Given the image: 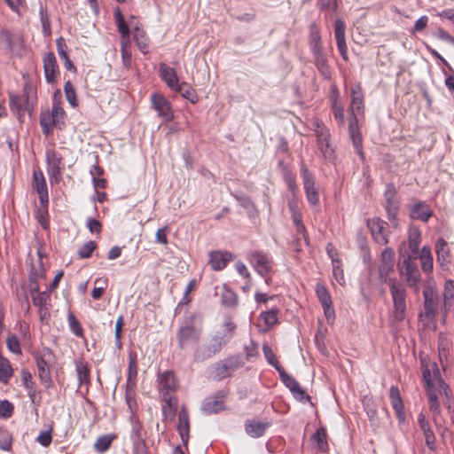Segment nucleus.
<instances>
[{
	"label": "nucleus",
	"instance_id": "f257e3e1",
	"mask_svg": "<svg viewBox=\"0 0 454 454\" xmlns=\"http://www.w3.org/2000/svg\"><path fill=\"white\" fill-rule=\"evenodd\" d=\"M351 97L352 98L349 109L350 117L348 123V132L356 153L360 156L361 159H364L363 140L356 119V114H361L364 113V99L362 90L359 84H356L351 88Z\"/></svg>",
	"mask_w": 454,
	"mask_h": 454
},
{
	"label": "nucleus",
	"instance_id": "f03ea898",
	"mask_svg": "<svg viewBox=\"0 0 454 454\" xmlns=\"http://www.w3.org/2000/svg\"><path fill=\"white\" fill-rule=\"evenodd\" d=\"M389 291L393 300L394 311L393 318L400 322L405 317L406 311V291L402 283L396 278L389 279Z\"/></svg>",
	"mask_w": 454,
	"mask_h": 454
},
{
	"label": "nucleus",
	"instance_id": "7ed1b4c3",
	"mask_svg": "<svg viewBox=\"0 0 454 454\" xmlns=\"http://www.w3.org/2000/svg\"><path fill=\"white\" fill-rule=\"evenodd\" d=\"M228 343L224 337H222L221 333L217 332L213 335L207 344L199 346L194 353V360L196 362H202L206 359L211 358Z\"/></svg>",
	"mask_w": 454,
	"mask_h": 454
},
{
	"label": "nucleus",
	"instance_id": "20e7f679",
	"mask_svg": "<svg viewBox=\"0 0 454 454\" xmlns=\"http://www.w3.org/2000/svg\"><path fill=\"white\" fill-rule=\"evenodd\" d=\"M403 262L399 265L400 275L403 276L410 286H416L420 281V272L416 263L417 255L407 253L402 254Z\"/></svg>",
	"mask_w": 454,
	"mask_h": 454
},
{
	"label": "nucleus",
	"instance_id": "39448f33",
	"mask_svg": "<svg viewBox=\"0 0 454 454\" xmlns=\"http://www.w3.org/2000/svg\"><path fill=\"white\" fill-rule=\"evenodd\" d=\"M420 366L422 370L423 380L426 387L438 386V391H443L446 394L447 386L445 382L439 377V369L436 364H431L427 356H420Z\"/></svg>",
	"mask_w": 454,
	"mask_h": 454
},
{
	"label": "nucleus",
	"instance_id": "423d86ee",
	"mask_svg": "<svg viewBox=\"0 0 454 454\" xmlns=\"http://www.w3.org/2000/svg\"><path fill=\"white\" fill-rule=\"evenodd\" d=\"M202 329L196 325L192 319L185 321L178 329L177 340L180 348H184L188 345L197 343L201 336Z\"/></svg>",
	"mask_w": 454,
	"mask_h": 454
},
{
	"label": "nucleus",
	"instance_id": "0eeeda50",
	"mask_svg": "<svg viewBox=\"0 0 454 454\" xmlns=\"http://www.w3.org/2000/svg\"><path fill=\"white\" fill-rule=\"evenodd\" d=\"M247 260L254 270L262 277H265L272 270L273 262L262 251L254 250L249 252Z\"/></svg>",
	"mask_w": 454,
	"mask_h": 454
},
{
	"label": "nucleus",
	"instance_id": "6e6552de",
	"mask_svg": "<svg viewBox=\"0 0 454 454\" xmlns=\"http://www.w3.org/2000/svg\"><path fill=\"white\" fill-rule=\"evenodd\" d=\"M301 175L308 201L312 206L317 205L319 201V193L318 189L316 187V179L313 174L304 164H302L301 166Z\"/></svg>",
	"mask_w": 454,
	"mask_h": 454
},
{
	"label": "nucleus",
	"instance_id": "1a4fd4ad",
	"mask_svg": "<svg viewBox=\"0 0 454 454\" xmlns=\"http://www.w3.org/2000/svg\"><path fill=\"white\" fill-rule=\"evenodd\" d=\"M395 252L391 247H386L380 254L378 265L379 277L382 283H387L389 275L395 270Z\"/></svg>",
	"mask_w": 454,
	"mask_h": 454
},
{
	"label": "nucleus",
	"instance_id": "9d476101",
	"mask_svg": "<svg viewBox=\"0 0 454 454\" xmlns=\"http://www.w3.org/2000/svg\"><path fill=\"white\" fill-rule=\"evenodd\" d=\"M278 372L282 382L289 388L296 400L300 402L310 400V396L301 388L299 382L293 376L289 375L284 368H278Z\"/></svg>",
	"mask_w": 454,
	"mask_h": 454
},
{
	"label": "nucleus",
	"instance_id": "9b49d317",
	"mask_svg": "<svg viewBox=\"0 0 454 454\" xmlns=\"http://www.w3.org/2000/svg\"><path fill=\"white\" fill-rule=\"evenodd\" d=\"M397 190L394 184L389 183L386 186V190L384 192V200H385V209L387 213V217L389 221H393L395 219V215L397 214L399 208V202L396 198Z\"/></svg>",
	"mask_w": 454,
	"mask_h": 454
},
{
	"label": "nucleus",
	"instance_id": "f8f14e48",
	"mask_svg": "<svg viewBox=\"0 0 454 454\" xmlns=\"http://www.w3.org/2000/svg\"><path fill=\"white\" fill-rule=\"evenodd\" d=\"M151 101L153 109L165 121H169L173 119L174 114L171 109V105L164 96L153 93L151 96Z\"/></svg>",
	"mask_w": 454,
	"mask_h": 454
},
{
	"label": "nucleus",
	"instance_id": "ddd939ff",
	"mask_svg": "<svg viewBox=\"0 0 454 454\" xmlns=\"http://www.w3.org/2000/svg\"><path fill=\"white\" fill-rule=\"evenodd\" d=\"M47 172L51 178L59 179L63 166V157L55 150L46 151Z\"/></svg>",
	"mask_w": 454,
	"mask_h": 454
},
{
	"label": "nucleus",
	"instance_id": "4468645a",
	"mask_svg": "<svg viewBox=\"0 0 454 454\" xmlns=\"http://www.w3.org/2000/svg\"><path fill=\"white\" fill-rule=\"evenodd\" d=\"M367 226L370 229L375 242L380 245H386L388 243V238L386 231L387 223L385 221L380 218L369 219L367 221Z\"/></svg>",
	"mask_w": 454,
	"mask_h": 454
},
{
	"label": "nucleus",
	"instance_id": "2eb2a0df",
	"mask_svg": "<svg viewBox=\"0 0 454 454\" xmlns=\"http://www.w3.org/2000/svg\"><path fill=\"white\" fill-rule=\"evenodd\" d=\"M424 295V313L428 318H434L436 314L438 305V295L435 289L432 286H427L423 291Z\"/></svg>",
	"mask_w": 454,
	"mask_h": 454
},
{
	"label": "nucleus",
	"instance_id": "dca6fc26",
	"mask_svg": "<svg viewBox=\"0 0 454 454\" xmlns=\"http://www.w3.org/2000/svg\"><path fill=\"white\" fill-rule=\"evenodd\" d=\"M33 188L38 193L41 205L46 207L49 201V194L44 176L40 169L35 170L33 173Z\"/></svg>",
	"mask_w": 454,
	"mask_h": 454
},
{
	"label": "nucleus",
	"instance_id": "f3484780",
	"mask_svg": "<svg viewBox=\"0 0 454 454\" xmlns=\"http://www.w3.org/2000/svg\"><path fill=\"white\" fill-rule=\"evenodd\" d=\"M410 216L413 220L427 223L433 215L430 207L424 201H416L409 207Z\"/></svg>",
	"mask_w": 454,
	"mask_h": 454
},
{
	"label": "nucleus",
	"instance_id": "a211bd4d",
	"mask_svg": "<svg viewBox=\"0 0 454 454\" xmlns=\"http://www.w3.org/2000/svg\"><path fill=\"white\" fill-rule=\"evenodd\" d=\"M232 259L233 254L227 251H212L209 253V264L214 270H223Z\"/></svg>",
	"mask_w": 454,
	"mask_h": 454
},
{
	"label": "nucleus",
	"instance_id": "6ab92c4d",
	"mask_svg": "<svg viewBox=\"0 0 454 454\" xmlns=\"http://www.w3.org/2000/svg\"><path fill=\"white\" fill-rule=\"evenodd\" d=\"M159 380L160 386V391L162 396H164V395H167V396H172L170 393L174 392L177 387V381L174 372L171 371H166L160 375Z\"/></svg>",
	"mask_w": 454,
	"mask_h": 454
},
{
	"label": "nucleus",
	"instance_id": "aec40b11",
	"mask_svg": "<svg viewBox=\"0 0 454 454\" xmlns=\"http://www.w3.org/2000/svg\"><path fill=\"white\" fill-rule=\"evenodd\" d=\"M316 132L318 149L325 159H332L333 157V150L329 143V130L325 128H319Z\"/></svg>",
	"mask_w": 454,
	"mask_h": 454
},
{
	"label": "nucleus",
	"instance_id": "412c9836",
	"mask_svg": "<svg viewBox=\"0 0 454 454\" xmlns=\"http://www.w3.org/2000/svg\"><path fill=\"white\" fill-rule=\"evenodd\" d=\"M43 69L47 82L53 83L56 79V74L59 72V67L55 55L52 52H48L44 55Z\"/></svg>",
	"mask_w": 454,
	"mask_h": 454
},
{
	"label": "nucleus",
	"instance_id": "4be33fe9",
	"mask_svg": "<svg viewBox=\"0 0 454 454\" xmlns=\"http://www.w3.org/2000/svg\"><path fill=\"white\" fill-rule=\"evenodd\" d=\"M177 429L183 442L186 444L189 439L190 423L188 411L184 406H183L178 412Z\"/></svg>",
	"mask_w": 454,
	"mask_h": 454
},
{
	"label": "nucleus",
	"instance_id": "5701e85b",
	"mask_svg": "<svg viewBox=\"0 0 454 454\" xmlns=\"http://www.w3.org/2000/svg\"><path fill=\"white\" fill-rule=\"evenodd\" d=\"M312 52L317 68L325 79H329L331 75L330 69L327 64L326 57L323 52V49L317 47L315 50H312Z\"/></svg>",
	"mask_w": 454,
	"mask_h": 454
},
{
	"label": "nucleus",
	"instance_id": "b1692460",
	"mask_svg": "<svg viewBox=\"0 0 454 454\" xmlns=\"http://www.w3.org/2000/svg\"><path fill=\"white\" fill-rule=\"evenodd\" d=\"M160 72L162 80L171 90H174L179 84L178 78L174 68L161 63L160 64Z\"/></svg>",
	"mask_w": 454,
	"mask_h": 454
},
{
	"label": "nucleus",
	"instance_id": "393cba45",
	"mask_svg": "<svg viewBox=\"0 0 454 454\" xmlns=\"http://www.w3.org/2000/svg\"><path fill=\"white\" fill-rule=\"evenodd\" d=\"M137 353L130 351L129 353V365H128V377L126 385L131 387L137 386Z\"/></svg>",
	"mask_w": 454,
	"mask_h": 454
},
{
	"label": "nucleus",
	"instance_id": "a878e982",
	"mask_svg": "<svg viewBox=\"0 0 454 454\" xmlns=\"http://www.w3.org/2000/svg\"><path fill=\"white\" fill-rule=\"evenodd\" d=\"M35 360L38 369V376L42 383L48 387L51 383V370L48 363L42 356H36Z\"/></svg>",
	"mask_w": 454,
	"mask_h": 454
},
{
	"label": "nucleus",
	"instance_id": "bb28decb",
	"mask_svg": "<svg viewBox=\"0 0 454 454\" xmlns=\"http://www.w3.org/2000/svg\"><path fill=\"white\" fill-rule=\"evenodd\" d=\"M177 399L175 396H162V413L166 419H173L176 411Z\"/></svg>",
	"mask_w": 454,
	"mask_h": 454
},
{
	"label": "nucleus",
	"instance_id": "cd10ccee",
	"mask_svg": "<svg viewBox=\"0 0 454 454\" xmlns=\"http://www.w3.org/2000/svg\"><path fill=\"white\" fill-rule=\"evenodd\" d=\"M223 407L224 405L222 399L209 397L204 401L201 410L205 414L210 415L219 412L223 410Z\"/></svg>",
	"mask_w": 454,
	"mask_h": 454
},
{
	"label": "nucleus",
	"instance_id": "c85d7f7f",
	"mask_svg": "<svg viewBox=\"0 0 454 454\" xmlns=\"http://www.w3.org/2000/svg\"><path fill=\"white\" fill-rule=\"evenodd\" d=\"M418 257L420 260L421 268L424 272L430 273L433 270V255L431 249L427 246H424Z\"/></svg>",
	"mask_w": 454,
	"mask_h": 454
},
{
	"label": "nucleus",
	"instance_id": "c756f323",
	"mask_svg": "<svg viewBox=\"0 0 454 454\" xmlns=\"http://www.w3.org/2000/svg\"><path fill=\"white\" fill-rule=\"evenodd\" d=\"M173 90L179 92L184 98L189 100L192 104L198 102L196 90L187 82L178 84Z\"/></svg>",
	"mask_w": 454,
	"mask_h": 454
},
{
	"label": "nucleus",
	"instance_id": "7c9ffc66",
	"mask_svg": "<svg viewBox=\"0 0 454 454\" xmlns=\"http://www.w3.org/2000/svg\"><path fill=\"white\" fill-rule=\"evenodd\" d=\"M40 125L42 127L43 134L47 136L52 132L54 127H59L56 121H54V117L49 111L41 113Z\"/></svg>",
	"mask_w": 454,
	"mask_h": 454
},
{
	"label": "nucleus",
	"instance_id": "2f4dec72",
	"mask_svg": "<svg viewBox=\"0 0 454 454\" xmlns=\"http://www.w3.org/2000/svg\"><path fill=\"white\" fill-rule=\"evenodd\" d=\"M437 262L443 265L450 262V251L448 244L443 239H439L435 244Z\"/></svg>",
	"mask_w": 454,
	"mask_h": 454
},
{
	"label": "nucleus",
	"instance_id": "473e14b6",
	"mask_svg": "<svg viewBox=\"0 0 454 454\" xmlns=\"http://www.w3.org/2000/svg\"><path fill=\"white\" fill-rule=\"evenodd\" d=\"M421 242V232L419 229L413 228L409 231L408 244L412 253L411 255H417L419 254V247Z\"/></svg>",
	"mask_w": 454,
	"mask_h": 454
},
{
	"label": "nucleus",
	"instance_id": "72a5a7b5",
	"mask_svg": "<svg viewBox=\"0 0 454 454\" xmlns=\"http://www.w3.org/2000/svg\"><path fill=\"white\" fill-rule=\"evenodd\" d=\"M311 440L317 443V448L320 452H325L328 450L327 434L324 427H320L312 435Z\"/></svg>",
	"mask_w": 454,
	"mask_h": 454
},
{
	"label": "nucleus",
	"instance_id": "f704fd0d",
	"mask_svg": "<svg viewBox=\"0 0 454 454\" xmlns=\"http://www.w3.org/2000/svg\"><path fill=\"white\" fill-rule=\"evenodd\" d=\"M115 19H116L118 30L121 34V42H124L125 40L129 42V26L125 22L123 15L121 13V11L119 9H117L115 12Z\"/></svg>",
	"mask_w": 454,
	"mask_h": 454
},
{
	"label": "nucleus",
	"instance_id": "c9c22d12",
	"mask_svg": "<svg viewBox=\"0 0 454 454\" xmlns=\"http://www.w3.org/2000/svg\"><path fill=\"white\" fill-rule=\"evenodd\" d=\"M12 376V368L9 360L0 356V382L6 384Z\"/></svg>",
	"mask_w": 454,
	"mask_h": 454
},
{
	"label": "nucleus",
	"instance_id": "e433bc0d",
	"mask_svg": "<svg viewBox=\"0 0 454 454\" xmlns=\"http://www.w3.org/2000/svg\"><path fill=\"white\" fill-rule=\"evenodd\" d=\"M133 39L136 42L138 49L143 52L148 51V39L143 30L136 27L133 32Z\"/></svg>",
	"mask_w": 454,
	"mask_h": 454
},
{
	"label": "nucleus",
	"instance_id": "4c0bfd02",
	"mask_svg": "<svg viewBox=\"0 0 454 454\" xmlns=\"http://www.w3.org/2000/svg\"><path fill=\"white\" fill-rule=\"evenodd\" d=\"M443 301L445 308L454 306V281L447 280L444 284Z\"/></svg>",
	"mask_w": 454,
	"mask_h": 454
},
{
	"label": "nucleus",
	"instance_id": "58836bf2",
	"mask_svg": "<svg viewBox=\"0 0 454 454\" xmlns=\"http://www.w3.org/2000/svg\"><path fill=\"white\" fill-rule=\"evenodd\" d=\"M221 301L224 306L234 307L238 303V297L232 290L224 286L221 294Z\"/></svg>",
	"mask_w": 454,
	"mask_h": 454
},
{
	"label": "nucleus",
	"instance_id": "ea45409f",
	"mask_svg": "<svg viewBox=\"0 0 454 454\" xmlns=\"http://www.w3.org/2000/svg\"><path fill=\"white\" fill-rule=\"evenodd\" d=\"M14 42L13 35L8 30L0 31V49L7 51H12L13 49Z\"/></svg>",
	"mask_w": 454,
	"mask_h": 454
},
{
	"label": "nucleus",
	"instance_id": "a19ab883",
	"mask_svg": "<svg viewBox=\"0 0 454 454\" xmlns=\"http://www.w3.org/2000/svg\"><path fill=\"white\" fill-rule=\"evenodd\" d=\"M77 378L79 385L87 383L90 380V369L87 364L83 362H77L75 364Z\"/></svg>",
	"mask_w": 454,
	"mask_h": 454
},
{
	"label": "nucleus",
	"instance_id": "79ce46f5",
	"mask_svg": "<svg viewBox=\"0 0 454 454\" xmlns=\"http://www.w3.org/2000/svg\"><path fill=\"white\" fill-rule=\"evenodd\" d=\"M114 437L109 434H105L97 439L94 443V450L98 453L106 451L112 444Z\"/></svg>",
	"mask_w": 454,
	"mask_h": 454
},
{
	"label": "nucleus",
	"instance_id": "37998d69",
	"mask_svg": "<svg viewBox=\"0 0 454 454\" xmlns=\"http://www.w3.org/2000/svg\"><path fill=\"white\" fill-rule=\"evenodd\" d=\"M31 298L33 304L36 307L42 308L50 306L51 296L49 291L36 293L31 295Z\"/></svg>",
	"mask_w": 454,
	"mask_h": 454
},
{
	"label": "nucleus",
	"instance_id": "c03bdc74",
	"mask_svg": "<svg viewBox=\"0 0 454 454\" xmlns=\"http://www.w3.org/2000/svg\"><path fill=\"white\" fill-rule=\"evenodd\" d=\"M236 325L232 321L231 317H226L223 323V330L221 333L222 337H224L229 342L234 336L236 331Z\"/></svg>",
	"mask_w": 454,
	"mask_h": 454
},
{
	"label": "nucleus",
	"instance_id": "a18cd8bd",
	"mask_svg": "<svg viewBox=\"0 0 454 454\" xmlns=\"http://www.w3.org/2000/svg\"><path fill=\"white\" fill-rule=\"evenodd\" d=\"M266 426L260 422H250L246 425L247 433L252 437H260L264 434Z\"/></svg>",
	"mask_w": 454,
	"mask_h": 454
},
{
	"label": "nucleus",
	"instance_id": "49530a36",
	"mask_svg": "<svg viewBox=\"0 0 454 454\" xmlns=\"http://www.w3.org/2000/svg\"><path fill=\"white\" fill-rule=\"evenodd\" d=\"M27 101L24 97L18 95H10V107L13 113H16L18 115H20L23 112V105Z\"/></svg>",
	"mask_w": 454,
	"mask_h": 454
},
{
	"label": "nucleus",
	"instance_id": "de8ad7c7",
	"mask_svg": "<svg viewBox=\"0 0 454 454\" xmlns=\"http://www.w3.org/2000/svg\"><path fill=\"white\" fill-rule=\"evenodd\" d=\"M132 429H131V439L133 442H145L143 434V427L139 421L136 419H131Z\"/></svg>",
	"mask_w": 454,
	"mask_h": 454
},
{
	"label": "nucleus",
	"instance_id": "09e8293b",
	"mask_svg": "<svg viewBox=\"0 0 454 454\" xmlns=\"http://www.w3.org/2000/svg\"><path fill=\"white\" fill-rule=\"evenodd\" d=\"M278 309H270L265 312H262L260 315V317L264 321L267 329L271 327L272 325L278 323Z\"/></svg>",
	"mask_w": 454,
	"mask_h": 454
},
{
	"label": "nucleus",
	"instance_id": "8fccbe9b",
	"mask_svg": "<svg viewBox=\"0 0 454 454\" xmlns=\"http://www.w3.org/2000/svg\"><path fill=\"white\" fill-rule=\"evenodd\" d=\"M12 448V435L7 430H0V449L10 451Z\"/></svg>",
	"mask_w": 454,
	"mask_h": 454
},
{
	"label": "nucleus",
	"instance_id": "3c124183",
	"mask_svg": "<svg viewBox=\"0 0 454 454\" xmlns=\"http://www.w3.org/2000/svg\"><path fill=\"white\" fill-rule=\"evenodd\" d=\"M316 294H317V296L322 305H326L327 303H332V299L329 294V292L323 284H321V283L317 284Z\"/></svg>",
	"mask_w": 454,
	"mask_h": 454
},
{
	"label": "nucleus",
	"instance_id": "603ef678",
	"mask_svg": "<svg viewBox=\"0 0 454 454\" xmlns=\"http://www.w3.org/2000/svg\"><path fill=\"white\" fill-rule=\"evenodd\" d=\"M67 321L70 327L71 332L77 337H82L83 335V329L81 326V324L76 319L74 315L72 312H69L67 315Z\"/></svg>",
	"mask_w": 454,
	"mask_h": 454
},
{
	"label": "nucleus",
	"instance_id": "864d4df0",
	"mask_svg": "<svg viewBox=\"0 0 454 454\" xmlns=\"http://www.w3.org/2000/svg\"><path fill=\"white\" fill-rule=\"evenodd\" d=\"M64 91L68 103L75 107L77 106V98L75 90L70 81L66 82L64 85Z\"/></svg>",
	"mask_w": 454,
	"mask_h": 454
},
{
	"label": "nucleus",
	"instance_id": "5fc2aeb1",
	"mask_svg": "<svg viewBox=\"0 0 454 454\" xmlns=\"http://www.w3.org/2000/svg\"><path fill=\"white\" fill-rule=\"evenodd\" d=\"M262 352H263V355L267 360V362L272 365L273 367H275V369L278 371V368H283L278 362L272 349L270 348V347L267 344V343H264L262 345Z\"/></svg>",
	"mask_w": 454,
	"mask_h": 454
},
{
	"label": "nucleus",
	"instance_id": "6e6d98bb",
	"mask_svg": "<svg viewBox=\"0 0 454 454\" xmlns=\"http://www.w3.org/2000/svg\"><path fill=\"white\" fill-rule=\"evenodd\" d=\"M96 247L94 241H88L79 248L78 255L82 259L90 258Z\"/></svg>",
	"mask_w": 454,
	"mask_h": 454
},
{
	"label": "nucleus",
	"instance_id": "4d7b16f0",
	"mask_svg": "<svg viewBox=\"0 0 454 454\" xmlns=\"http://www.w3.org/2000/svg\"><path fill=\"white\" fill-rule=\"evenodd\" d=\"M51 114L54 117V121L60 129V126L64 124V118L66 115L64 109L58 103H54L52 106V112Z\"/></svg>",
	"mask_w": 454,
	"mask_h": 454
},
{
	"label": "nucleus",
	"instance_id": "13d9d810",
	"mask_svg": "<svg viewBox=\"0 0 454 454\" xmlns=\"http://www.w3.org/2000/svg\"><path fill=\"white\" fill-rule=\"evenodd\" d=\"M129 42L127 40L121 42V59L123 65L126 67H129L131 65V51H129Z\"/></svg>",
	"mask_w": 454,
	"mask_h": 454
},
{
	"label": "nucleus",
	"instance_id": "bf43d9fd",
	"mask_svg": "<svg viewBox=\"0 0 454 454\" xmlns=\"http://www.w3.org/2000/svg\"><path fill=\"white\" fill-rule=\"evenodd\" d=\"M215 372V378L217 380H223L231 375V372L227 369V365L224 364L223 361H220L218 363H215L214 365Z\"/></svg>",
	"mask_w": 454,
	"mask_h": 454
},
{
	"label": "nucleus",
	"instance_id": "052dcab7",
	"mask_svg": "<svg viewBox=\"0 0 454 454\" xmlns=\"http://www.w3.org/2000/svg\"><path fill=\"white\" fill-rule=\"evenodd\" d=\"M36 441L43 446L48 447L52 442V427H50L48 430L40 432L36 438Z\"/></svg>",
	"mask_w": 454,
	"mask_h": 454
},
{
	"label": "nucleus",
	"instance_id": "680f3d73",
	"mask_svg": "<svg viewBox=\"0 0 454 454\" xmlns=\"http://www.w3.org/2000/svg\"><path fill=\"white\" fill-rule=\"evenodd\" d=\"M310 45L311 49L315 50L317 47L323 49L320 43V34L316 25H311L310 27Z\"/></svg>",
	"mask_w": 454,
	"mask_h": 454
},
{
	"label": "nucleus",
	"instance_id": "e2e57ef3",
	"mask_svg": "<svg viewBox=\"0 0 454 454\" xmlns=\"http://www.w3.org/2000/svg\"><path fill=\"white\" fill-rule=\"evenodd\" d=\"M333 114L334 118L338 121L339 124L344 125V111L341 104L338 100H335L333 104Z\"/></svg>",
	"mask_w": 454,
	"mask_h": 454
},
{
	"label": "nucleus",
	"instance_id": "0e129e2a",
	"mask_svg": "<svg viewBox=\"0 0 454 454\" xmlns=\"http://www.w3.org/2000/svg\"><path fill=\"white\" fill-rule=\"evenodd\" d=\"M223 361L227 365V369L231 372V373L238 368L242 367L244 364L239 356H231Z\"/></svg>",
	"mask_w": 454,
	"mask_h": 454
},
{
	"label": "nucleus",
	"instance_id": "69168bd1",
	"mask_svg": "<svg viewBox=\"0 0 454 454\" xmlns=\"http://www.w3.org/2000/svg\"><path fill=\"white\" fill-rule=\"evenodd\" d=\"M13 405L7 400L0 402V417L8 419L12 415Z\"/></svg>",
	"mask_w": 454,
	"mask_h": 454
},
{
	"label": "nucleus",
	"instance_id": "338daca9",
	"mask_svg": "<svg viewBox=\"0 0 454 454\" xmlns=\"http://www.w3.org/2000/svg\"><path fill=\"white\" fill-rule=\"evenodd\" d=\"M293 221L296 227L297 232L301 234L306 240L307 239L306 229H305L304 224L302 223L301 215L297 212H294L293 213Z\"/></svg>",
	"mask_w": 454,
	"mask_h": 454
},
{
	"label": "nucleus",
	"instance_id": "774afa93",
	"mask_svg": "<svg viewBox=\"0 0 454 454\" xmlns=\"http://www.w3.org/2000/svg\"><path fill=\"white\" fill-rule=\"evenodd\" d=\"M7 348L13 354H20V345L18 338L14 335L7 339Z\"/></svg>",
	"mask_w": 454,
	"mask_h": 454
}]
</instances>
